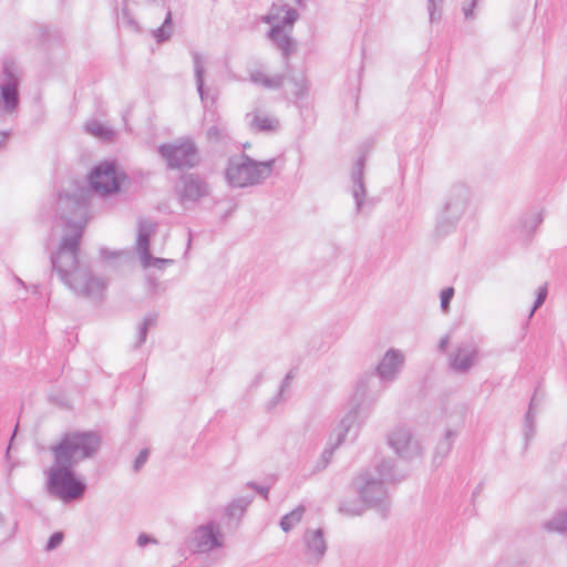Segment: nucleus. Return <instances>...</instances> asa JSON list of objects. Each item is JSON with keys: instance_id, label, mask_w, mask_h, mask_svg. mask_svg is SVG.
Wrapping results in <instances>:
<instances>
[{"instance_id": "obj_57", "label": "nucleus", "mask_w": 567, "mask_h": 567, "mask_svg": "<svg viewBox=\"0 0 567 567\" xmlns=\"http://www.w3.org/2000/svg\"><path fill=\"white\" fill-rule=\"evenodd\" d=\"M2 523V516L0 515V524Z\"/></svg>"}, {"instance_id": "obj_37", "label": "nucleus", "mask_w": 567, "mask_h": 567, "mask_svg": "<svg viewBox=\"0 0 567 567\" xmlns=\"http://www.w3.org/2000/svg\"><path fill=\"white\" fill-rule=\"evenodd\" d=\"M254 496L239 497L234 499L227 507V513L235 516L237 513H243L252 502Z\"/></svg>"}, {"instance_id": "obj_16", "label": "nucleus", "mask_w": 567, "mask_h": 567, "mask_svg": "<svg viewBox=\"0 0 567 567\" xmlns=\"http://www.w3.org/2000/svg\"><path fill=\"white\" fill-rule=\"evenodd\" d=\"M481 358L478 344L474 340L461 342L450 355L453 371L464 373L478 363Z\"/></svg>"}, {"instance_id": "obj_44", "label": "nucleus", "mask_w": 567, "mask_h": 567, "mask_svg": "<svg viewBox=\"0 0 567 567\" xmlns=\"http://www.w3.org/2000/svg\"><path fill=\"white\" fill-rule=\"evenodd\" d=\"M148 455H150V450L148 449H143L138 455L136 456V458L134 460V463H133V470L134 472H140L141 468L145 465V463L147 462V458H148Z\"/></svg>"}, {"instance_id": "obj_17", "label": "nucleus", "mask_w": 567, "mask_h": 567, "mask_svg": "<svg viewBox=\"0 0 567 567\" xmlns=\"http://www.w3.org/2000/svg\"><path fill=\"white\" fill-rule=\"evenodd\" d=\"M364 165L365 158L364 156H360L354 163L351 171V181L352 188L351 194L355 202V213L360 214L363 209L364 199L367 196L365 185H364Z\"/></svg>"}, {"instance_id": "obj_38", "label": "nucleus", "mask_w": 567, "mask_h": 567, "mask_svg": "<svg viewBox=\"0 0 567 567\" xmlns=\"http://www.w3.org/2000/svg\"><path fill=\"white\" fill-rule=\"evenodd\" d=\"M140 261L144 269L154 267L158 270H163V269H165V267L172 266L174 264V259L158 258V257H153L152 255H151L150 260L145 261L144 259H142Z\"/></svg>"}, {"instance_id": "obj_5", "label": "nucleus", "mask_w": 567, "mask_h": 567, "mask_svg": "<svg viewBox=\"0 0 567 567\" xmlns=\"http://www.w3.org/2000/svg\"><path fill=\"white\" fill-rule=\"evenodd\" d=\"M73 468L53 461V465L48 471V493L65 504L81 499L86 491V484L76 476Z\"/></svg>"}, {"instance_id": "obj_15", "label": "nucleus", "mask_w": 567, "mask_h": 567, "mask_svg": "<svg viewBox=\"0 0 567 567\" xmlns=\"http://www.w3.org/2000/svg\"><path fill=\"white\" fill-rule=\"evenodd\" d=\"M390 447L402 458H413L421 454V446L410 430L403 425L393 429L388 436Z\"/></svg>"}, {"instance_id": "obj_6", "label": "nucleus", "mask_w": 567, "mask_h": 567, "mask_svg": "<svg viewBox=\"0 0 567 567\" xmlns=\"http://www.w3.org/2000/svg\"><path fill=\"white\" fill-rule=\"evenodd\" d=\"M157 151L169 169H189L196 167L200 162L198 147L189 137L162 144Z\"/></svg>"}, {"instance_id": "obj_35", "label": "nucleus", "mask_w": 567, "mask_h": 567, "mask_svg": "<svg viewBox=\"0 0 567 567\" xmlns=\"http://www.w3.org/2000/svg\"><path fill=\"white\" fill-rule=\"evenodd\" d=\"M289 83L291 85V94L296 100L302 99L307 94V80L303 75L291 76Z\"/></svg>"}, {"instance_id": "obj_43", "label": "nucleus", "mask_w": 567, "mask_h": 567, "mask_svg": "<svg viewBox=\"0 0 567 567\" xmlns=\"http://www.w3.org/2000/svg\"><path fill=\"white\" fill-rule=\"evenodd\" d=\"M63 538H64V534L62 532L53 533L47 543L45 550L51 551V550L58 548L62 544Z\"/></svg>"}, {"instance_id": "obj_23", "label": "nucleus", "mask_w": 567, "mask_h": 567, "mask_svg": "<svg viewBox=\"0 0 567 567\" xmlns=\"http://www.w3.org/2000/svg\"><path fill=\"white\" fill-rule=\"evenodd\" d=\"M268 35L270 40L276 43L278 49H280L285 58H288L292 52L296 51V43L293 39L287 32H285L284 29H279L278 24L270 29Z\"/></svg>"}, {"instance_id": "obj_53", "label": "nucleus", "mask_w": 567, "mask_h": 567, "mask_svg": "<svg viewBox=\"0 0 567 567\" xmlns=\"http://www.w3.org/2000/svg\"><path fill=\"white\" fill-rule=\"evenodd\" d=\"M449 341H450V338L449 336H445L443 337L441 340H440V343H439V349L441 351H445L447 344H449Z\"/></svg>"}, {"instance_id": "obj_30", "label": "nucleus", "mask_w": 567, "mask_h": 567, "mask_svg": "<svg viewBox=\"0 0 567 567\" xmlns=\"http://www.w3.org/2000/svg\"><path fill=\"white\" fill-rule=\"evenodd\" d=\"M378 478L383 482H396L401 477L395 474L394 463L392 460H383L377 465Z\"/></svg>"}, {"instance_id": "obj_22", "label": "nucleus", "mask_w": 567, "mask_h": 567, "mask_svg": "<svg viewBox=\"0 0 567 567\" xmlns=\"http://www.w3.org/2000/svg\"><path fill=\"white\" fill-rule=\"evenodd\" d=\"M246 117L249 121V126L259 132H275L280 126L277 117L262 114L259 111L248 113Z\"/></svg>"}, {"instance_id": "obj_25", "label": "nucleus", "mask_w": 567, "mask_h": 567, "mask_svg": "<svg viewBox=\"0 0 567 567\" xmlns=\"http://www.w3.org/2000/svg\"><path fill=\"white\" fill-rule=\"evenodd\" d=\"M207 140L214 144H226L230 140L228 126L218 120L216 124L208 127L206 132Z\"/></svg>"}, {"instance_id": "obj_47", "label": "nucleus", "mask_w": 567, "mask_h": 567, "mask_svg": "<svg viewBox=\"0 0 567 567\" xmlns=\"http://www.w3.org/2000/svg\"><path fill=\"white\" fill-rule=\"evenodd\" d=\"M543 223L542 213H534L527 220L525 226L532 230L536 229Z\"/></svg>"}, {"instance_id": "obj_20", "label": "nucleus", "mask_w": 567, "mask_h": 567, "mask_svg": "<svg viewBox=\"0 0 567 567\" xmlns=\"http://www.w3.org/2000/svg\"><path fill=\"white\" fill-rule=\"evenodd\" d=\"M463 414L457 416L454 427H447L444 437L437 443L434 452V462L440 464L451 452L453 442L457 435L458 429L463 425Z\"/></svg>"}, {"instance_id": "obj_41", "label": "nucleus", "mask_w": 567, "mask_h": 567, "mask_svg": "<svg viewBox=\"0 0 567 567\" xmlns=\"http://www.w3.org/2000/svg\"><path fill=\"white\" fill-rule=\"evenodd\" d=\"M454 288L447 287L441 291V309L443 312H447L450 310V302L454 296Z\"/></svg>"}, {"instance_id": "obj_8", "label": "nucleus", "mask_w": 567, "mask_h": 567, "mask_svg": "<svg viewBox=\"0 0 567 567\" xmlns=\"http://www.w3.org/2000/svg\"><path fill=\"white\" fill-rule=\"evenodd\" d=\"M20 79L13 61H6L0 73V115L12 114L18 110Z\"/></svg>"}, {"instance_id": "obj_27", "label": "nucleus", "mask_w": 567, "mask_h": 567, "mask_svg": "<svg viewBox=\"0 0 567 567\" xmlns=\"http://www.w3.org/2000/svg\"><path fill=\"white\" fill-rule=\"evenodd\" d=\"M192 56H193V62H194V73H195L197 91L200 96V100L204 101L205 96H206V93L204 90V73H205L204 61H203L202 55L198 52H193Z\"/></svg>"}, {"instance_id": "obj_54", "label": "nucleus", "mask_w": 567, "mask_h": 567, "mask_svg": "<svg viewBox=\"0 0 567 567\" xmlns=\"http://www.w3.org/2000/svg\"><path fill=\"white\" fill-rule=\"evenodd\" d=\"M147 280H148V285H150L152 288H154V289H155V288L157 287V281H156L154 278L148 277V279H147Z\"/></svg>"}, {"instance_id": "obj_21", "label": "nucleus", "mask_w": 567, "mask_h": 567, "mask_svg": "<svg viewBox=\"0 0 567 567\" xmlns=\"http://www.w3.org/2000/svg\"><path fill=\"white\" fill-rule=\"evenodd\" d=\"M249 80L264 89L279 90L285 83L286 74L269 75L261 69H252L249 71Z\"/></svg>"}, {"instance_id": "obj_24", "label": "nucleus", "mask_w": 567, "mask_h": 567, "mask_svg": "<svg viewBox=\"0 0 567 567\" xmlns=\"http://www.w3.org/2000/svg\"><path fill=\"white\" fill-rule=\"evenodd\" d=\"M543 528L549 533L567 534V507L556 512L544 522Z\"/></svg>"}, {"instance_id": "obj_13", "label": "nucleus", "mask_w": 567, "mask_h": 567, "mask_svg": "<svg viewBox=\"0 0 567 567\" xmlns=\"http://www.w3.org/2000/svg\"><path fill=\"white\" fill-rule=\"evenodd\" d=\"M301 556L307 566H318L326 556L328 544L323 528H307L302 535Z\"/></svg>"}, {"instance_id": "obj_39", "label": "nucleus", "mask_w": 567, "mask_h": 567, "mask_svg": "<svg viewBox=\"0 0 567 567\" xmlns=\"http://www.w3.org/2000/svg\"><path fill=\"white\" fill-rule=\"evenodd\" d=\"M49 401L56 404L61 409H71L72 403L68 396V392H52L49 396Z\"/></svg>"}, {"instance_id": "obj_56", "label": "nucleus", "mask_w": 567, "mask_h": 567, "mask_svg": "<svg viewBox=\"0 0 567 567\" xmlns=\"http://www.w3.org/2000/svg\"><path fill=\"white\" fill-rule=\"evenodd\" d=\"M297 4L302 6L303 0H295Z\"/></svg>"}, {"instance_id": "obj_7", "label": "nucleus", "mask_w": 567, "mask_h": 567, "mask_svg": "<svg viewBox=\"0 0 567 567\" xmlns=\"http://www.w3.org/2000/svg\"><path fill=\"white\" fill-rule=\"evenodd\" d=\"M384 483L371 472L361 473L353 482L361 501L368 507L377 509L383 517L390 509V498Z\"/></svg>"}, {"instance_id": "obj_19", "label": "nucleus", "mask_w": 567, "mask_h": 567, "mask_svg": "<svg viewBox=\"0 0 567 567\" xmlns=\"http://www.w3.org/2000/svg\"><path fill=\"white\" fill-rule=\"evenodd\" d=\"M155 231V224L147 219L138 220V233L136 239V251L138 254L140 260L144 259L150 260L151 251H150V240L151 236Z\"/></svg>"}, {"instance_id": "obj_28", "label": "nucleus", "mask_w": 567, "mask_h": 567, "mask_svg": "<svg viewBox=\"0 0 567 567\" xmlns=\"http://www.w3.org/2000/svg\"><path fill=\"white\" fill-rule=\"evenodd\" d=\"M367 505L360 499H343L339 504V512L347 516H361L367 509Z\"/></svg>"}, {"instance_id": "obj_4", "label": "nucleus", "mask_w": 567, "mask_h": 567, "mask_svg": "<svg viewBox=\"0 0 567 567\" xmlns=\"http://www.w3.org/2000/svg\"><path fill=\"white\" fill-rule=\"evenodd\" d=\"M472 203V192L463 183L453 184L446 192L442 209L436 219L435 231L440 236L451 234Z\"/></svg>"}, {"instance_id": "obj_45", "label": "nucleus", "mask_w": 567, "mask_h": 567, "mask_svg": "<svg viewBox=\"0 0 567 567\" xmlns=\"http://www.w3.org/2000/svg\"><path fill=\"white\" fill-rule=\"evenodd\" d=\"M247 487L249 488H252L254 491H256L260 496H262V498L265 501H268L269 499V488L270 486L269 485H259L255 482H248L247 484Z\"/></svg>"}, {"instance_id": "obj_40", "label": "nucleus", "mask_w": 567, "mask_h": 567, "mask_svg": "<svg viewBox=\"0 0 567 567\" xmlns=\"http://www.w3.org/2000/svg\"><path fill=\"white\" fill-rule=\"evenodd\" d=\"M444 0H427L430 21L433 23L441 19V9Z\"/></svg>"}, {"instance_id": "obj_32", "label": "nucleus", "mask_w": 567, "mask_h": 567, "mask_svg": "<svg viewBox=\"0 0 567 567\" xmlns=\"http://www.w3.org/2000/svg\"><path fill=\"white\" fill-rule=\"evenodd\" d=\"M85 130L91 135L105 141L110 140L114 135V132L110 127L103 125L99 121L87 122L85 125Z\"/></svg>"}, {"instance_id": "obj_34", "label": "nucleus", "mask_w": 567, "mask_h": 567, "mask_svg": "<svg viewBox=\"0 0 567 567\" xmlns=\"http://www.w3.org/2000/svg\"><path fill=\"white\" fill-rule=\"evenodd\" d=\"M536 416L530 413H525L522 432L525 441V446L529 444V442L534 439L536 434Z\"/></svg>"}, {"instance_id": "obj_26", "label": "nucleus", "mask_w": 567, "mask_h": 567, "mask_svg": "<svg viewBox=\"0 0 567 567\" xmlns=\"http://www.w3.org/2000/svg\"><path fill=\"white\" fill-rule=\"evenodd\" d=\"M306 512V507L303 505H298L288 514L284 515L280 519V528L282 532H290L297 524H299L303 517Z\"/></svg>"}, {"instance_id": "obj_31", "label": "nucleus", "mask_w": 567, "mask_h": 567, "mask_svg": "<svg viewBox=\"0 0 567 567\" xmlns=\"http://www.w3.org/2000/svg\"><path fill=\"white\" fill-rule=\"evenodd\" d=\"M173 31V19L171 10L167 11L165 20L161 27L153 30V37L156 39L158 43L167 41Z\"/></svg>"}, {"instance_id": "obj_11", "label": "nucleus", "mask_w": 567, "mask_h": 567, "mask_svg": "<svg viewBox=\"0 0 567 567\" xmlns=\"http://www.w3.org/2000/svg\"><path fill=\"white\" fill-rule=\"evenodd\" d=\"M175 190L184 207L195 204L210 194L209 184L194 173L182 175L176 183Z\"/></svg>"}, {"instance_id": "obj_52", "label": "nucleus", "mask_w": 567, "mask_h": 567, "mask_svg": "<svg viewBox=\"0 0 567 567\" xmlns=\"http://www.w3.org/2000/svg\"><path fill=\"white\" fill-rule=\"evenodd\" d=\"M10 131H0V150L6 146L7 140L10 136Z\"/></svg>"}, {"instance_id": "obj_36", "label": "nucleus", "mask_w": 567, "mask_h": 567, "mask_svg": "<svg viewBox=\"0 0 567 567\" xmlns=\"http://www.w3.org/2000/svg\"><path fill=\"white\" fill-rule=\"evenodd\" d=\"M545 403H546L545 393L544 392H534V394L530 398L529 405H528V409L526 412L537 416V414L543 411Z\"/></svg>"}, {"instance_id": "obj_46", "label": "nucleus", "mask_w": 567, "mask_h": 567, "mask_svg": "<svg viewBox=\"0 0 567 567\" xmlns=\"http://www.w3.org/2000/svg\"><path fill=\"white\" fill-rule=\"evenodd\" d=\"M478 1L480 0H465L463 2L462 10H463V13H464L466 19H470V18L474 17L473 12H474V9L477 6Z\"/></svg>"}, {"instance_id": "obj_2", "label": "nucleus", "mask_w": 567, "mask_h": 567, "mask_svg": "<svg viewBox=\"0 0 567 567\" xmlns=\"http://www.w3.org/2000/svg\"><path fill=\"white\" fill-rule=\"evenodd\" d=\"M100 444L101 439L93 431H70L63 433L50 451L55 463L75 467L82 461L94 457Z\"/></svg>"}, {"instance_id": "obj_10", "label": "nucleus", "mask_w": 567, "mask_h": 567, "mask_svg": "<svg viewBox=\"0 0 567 567\" xmlns=\"http://www.w3.org/2000/svg\"><path fill=\"white\" fill-rule=\"evenodd\" d=\"M374 404L369 392H354L350 401V410L339 423L337 445H341L358 417H365Z\"/></svg>"}, {"instance_id": "obj_33", "label": "nucleus", "mask_w": 567, "mask_h": 567, "mask_svg": "<svg viewBox=\"0 0 567 567\" xmlns=\"http://www.w3.org/2000/svg\"><path fill=\"white\" fill-rule=\"evenodd\" d=\"M157 321V313H148L143 319L142 323L138 327V333H137V341L135 343V347H141L147 337L148 329L154 327Z\"/></svg>"}, {"instance_id": "obj_3", "label": "nucleus", "mask_w": 567, "mask_h": 567, "mask_svg": "<svg viewBox=\"0 0 567 567\" xmlns=\"http://www.w3.org/2000/svg\"><path fill=\"white\" fill-rule=\"evenodd\" d=\"M275 162H258L246 154L231 156L226 168V179L231 187L243 188L261 184L271 175Z\"/></svg>"}, {"instance_id": "obj_14", "label": "nucleus", "mask_w": 567, "mask_h": 567, "mask_svg": "<svg viewBox=\"0 0 567 567\" xmlns=\"http://www.w3.org/2000/svg\"><path fill=\"white\" fill-rule=\"evenodd\" d=\"M91 188L105 196L120 190L121 179L116 166L112 162H104L96 165L89 175Z\"/></svg>"}, {"instance_id": "obj_42", "label": "nucleus", "mask_w": 567, "mask_h": 567, "mask_svg": "<svg viewBox=\"0 0 567 567\" xmlns=\"http://www.w3.org/2000/svg\"><path fill=\"white\" fill-rule=\"evenodd\" d=\"M547 298V286L544 285L542 287L538 288L537 290V296H536V299L534 301V305L532 307V310L529 312V317H533L534 312L544 305L545 300Z\"/></svg>"}, {"instance_id": "obj_55", "label": "nucleus", "mask_w": 567, "mask_h": 567, "mask_svg": "<svg viewBox=\"0 0 567 567\" xmlns=\"http://www.w3.org/2000/svg\"><path fill=\"white\" fill-rule=\"evenodd\" d=\"M190 243H192V236L189 235V237H188V241H187V247H189V246H190Z\"/></svg>"}, {"instance_id": "obj_18", "label": "nucleus", "mask_w": 567, "mask_h": 567, "mask_svg": "<svg viewBox=\"0 0 567 567\" xmlns=\"http://www.w3.org/2000/svg\"><path fill=\"white\" fill-rule=\"evenodd\" d=\"M298 12L287 3H274L269 13L264 18V21L275 28L276 24L279 29L287 27L292 28L298 19Z\"/></svg>"}, {"instance_id": "obj_9", "label": "nucleus", "mask_w": 567, "mask_h": 567, "mask_svg": "<svg viewBox=\"0 0 567 567\" xmlns=\"http://www.w3.org/2000/svg\"><path fill=\"white\" fill-rule=\"evenodd\" d=\"M405 357L401 350L393 348L389 349L377 365L375 373L368 372L363 374L358 381V388L363 389L374 386L377 378L381 381L394 380L402 369Z\"/></svg>"}, {"instance_id": "obj_1", "label": "nucleus", "mask_w": 567, "mask_h": 567, "mask_svg": "<svg viewBox=\"0 0 567 567\" xmlns=\"http://www.w3.org/2000/svg\"><path fill=\"white\" fill-rule=\"evenodd\" d=\"M56 213L64 221V230L55 251H52L51 244L48 246L52 270L75 295L97 298L105 284L102 279L94 277L79 260L80 243L87 214L85 190L81 189L76 194H60Z\"/></svg>"}, {"instance_id": "obj_29", "label": "nucleus", "mask_w": 567, "mask_h": 567, "mask_svg": "<svg viewBox=\"0 0 567 567\" xmlns=\"http://www.w3.org/2000/svg\"><path fill=\"white\" fill-rule=\"evenodd\" d=\"M339 430V425L336 427V430L332 433L331 440H334V442H330V445L323 450V452L320 455V458L317 461V464L313 468V472H320L327 467V465L330 463L331 457L333 455L334 450L339 446L337 445V432Z\"/></svg>"}, {"instance_id": "obj_51", "label": "nucleus", "mask_w": 567, "mask_h": 567, "mask_svg": "<svg viewBox=\"0 0 567 567\" xmlns=\"http://www.w3.org/2000/svg\"><path fill=\"white\" fill-rule=\"evenodd\" d=\"M293 378L295 372L291 370L287 373L279 390H286L287 388L291 386V380H293Z\"/></svg>"}, {"instance_id": "obj_49", "label": "nucleus", "mask_w": 567, "mask_h": 567, "mask_svg": "<svg viewBox=\"0 0 567 567\" xmlns=\"http://www.w3.org/2000/svg\"><path fill=\"white\" fill-rule=\"evenodd\" d=\"M121 20H122V22H125L130 25L136 27L135 21L130 17L128 9H127L126 4H124L122 8Z\"/></svg>"}, {"instance_id": "obj_12", "label": "nucleus", "mask_w": 567, "mask_h": 567, "mask_svg": "<svg viewBox=\"0 0 567 567\" xmlns=\"http://www.w3.org/2000/svg\"><path fill=\"white\" fill-rule=\"evenodd\" d=\"M221 546L223 534L220 526L214 520L195 528L188 540V547L194 553L206 554Z\"/></svg>"}, {"instance_id": "obj_50", "label": "nucleus", "mask_w": 567, "mask_h": 567, "mask_svg": "<svg viewBox=\"0 0 567 567\" xmlns=\"http://www.w3.org/2000/svg\"><path fill=\"white\" fill-rule=\"evenodd\" d=\"M137 545L140 547H144L146 546L147 544H151V543H156V540L154 538H152L151 536L146 535V534H141L138 537H137Z\"/></svg>"}, {"instance_id": "obj_48", "label": "nucleus", "mask_w": 567, "mask_h": 567, "mask_svg": "<svg viewBox=\"0 0 567 567\" xmlns=\"http://www.w3.org/2000/svg\"><path fill=\"white\" fill-rule=\"evenodd\" d=\"M285 400L284 392H276L267 403V410H274L278 404Z\"/></svg>"}]
</instances>
